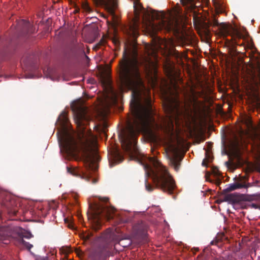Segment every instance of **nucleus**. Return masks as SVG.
<instances>
[{
    "label": "nucleus",
    "mask_w": 260,
    "mask_h": 260,
    "mask_svg": "<svg viewBox=\"0 0 260 260\" xmlns=\"http://www.w3.org/2000/svg\"><path fill=\"white\" fill-rule=\"evenodd\" d=\"M259 172H260V167H259Z\"/></svg>",
    "instance_id": "obj_48"
},
{
    "label": "nucleus",
    "mask_w": 260,
    "mask_h": 260,
    "mask_svg": "<svg viewBox=\"0 0 260 260\" xmlns=\"http://www.w3.org/2000/svg\"><path fill=\"white\" fill-rule=\"evenodd\" d=\"M100 203L90 204L89 208L92 211H117L114 206L111 205L109 202V199L106 197H100Z\"/></svg>",
    "instance_id": "obj_9"
},
{
    "label": "nucleus",
    "mask_w": 260,
    "mask_h": 260,
    "mask_svg": "<svg viewBox=\"0 0 260 260\" xmlns=\"http://www.w3.org/2000/svg\"><path fill=\"white\" fill-rule=\"evenodd\" d=\"M139 66L137 57L131 58L125 51L119 62V76L121 86L132 90L130 106L133 121L128 122L127 130L121 135L120 139L123 149L128 152H131L132 149L136 150L138 135L154 120L150 92L143 85Z\"/></svg>",
    "instance_id": "obj_1"
},
{
    "label": "nucleus",
    "mask_w": 260,
    "mask_h": 260,
    "mask_svg": "<svg viewBox=\"0 0 260 260\" xmlns=\"http://www.w3.org/2000/svg\"><path fill=\"white\" fill-rule=\"evenodd\" d=\"M202 103L195 98L187 102H182L178 99L167 100L164 104V110L169 118L190 117L200 112Z\"/></svg>",
    "instance_id": "obj_4"
},
{
    "label": "nucleus",
    "mask_w": 260,
    "mask_h": 260,
    "mask_svg": "<svg viewBox=\"0 0 260 260\" xmlns=\"http://www.w3.org/2000/svg\"><path fill=\"white\" fill-rule=\"evenodd\" d=\"M93 2L97 6L103 7L113 17L115 16L118 0H93Z\"/></svg>",
    "instance_id": "obj_11"
},
{
    "label": "nucleus",
    "mask_w": 260,
    "mask_h": 260,
    "mask_svg": "<svg viewBox=\"0 0 260 260\" xmlns=\"http://www.w3.org/2000/svg\"><path fill=\"white\" fill-rule=\"evenodd\" d=\"M145 186L146 190L148 192H151L154 189V187L148 183L147 179H145Z\"/></svg>",
    "instance_id": "obj_30"
},
{
    "label": "nucleus",
    "mask_w": 260,
    "mask_h": 260,
    "mask_svg": "<svg viewBox=\"0 0 260 260\" xmlns=\"http://www.w3.org/2000/svg\"><path fill=\"white\" fill-rule=\"evenodd\" d=\"M103 212H86V214L88 216V217H89V216H91L93 219L94 222H96L97 223H99L100 221L101 217V213Z\"/></svg>",
    "instance_id": "obj_22"
},
{
    "label": "nucleus",
    "mask_w": 260,
    "mask_h": 260,
    "mask_svg": "<svg viewBox=\"0 0 260 260\" xmlns=\"http://www.w3.org/2000/svg\"><path fill=\"white\" fill-rule=\"evenodd\" d=\"M172 27V24L170 21H165L164 20H161L158 25L152 23V28L153 30H159L162 29L169 30Z\"/></svg>",
    "instance_id": "obj_17"
},
{
    "label": "nucleus",
    "mask_w": 260,
    "mask_h": 260,
    "mask_svg": "<svg viewBox=\"0 0 260 260\" xmlns=\"http://www.w3.org/2000/svg\"><path fill=\"white\" fill-rule=\"evenodd\" d=\"M205 159H206V160H207L208 161H210V159H212V157L209 154L208 151H206V158Z\"/></svg>",
    "instance_id": "obj_37"
},
{
    "label": "nucleus",
    "mask_w": 260,
    "mask_h": 260,
    "mask_svg": "<svg viewBox=\"0 0 260 260\" xmlns=\"http://www.w3.org/2000/svg\"><path fill=\"white\" fill-rule=\"evenodd\" d=\"M239 199L237 195L234 193H231L225 194L223 197L222 198L218 199L217 202L219 205H221L222 203L225 202H228L229 203L234 204L237 203L239 201Z\"/></svg>",
    "instance_id": "obj_16"
},
{
    "label": "nucleus",
    "mask_w": 260,
    "mask_h": 260,
    "mask_svg": "<svg viewBox=\"0 0 260 260\" xmlns=\"http://www.w3.org/2000/svg\"><path fill=\"white\" fill-rule=\"evenodd\" d=\"M183 158V156L180 155L176 151H175L172 155L169 156V164L174 168L176 172H178L180 169Z\"/></svg>",
    "instance_id": "obj_13"
},
{
    "label": "nucleus",
    "mask_w": 260,
    "mask_h": 260,
    "mask_svg": "<svg viewBox=\"0 0 260 260\" xmlns=\"http://www.w3.org/2000/svg\"><path fill=\"white\" fill-rule=\"evenodd\" d=\"M49 207L50 210H57L60 209L59 208V203L55 201H52L49 202Z\"/></svg>",
    "instance_id": "obj_27"
},
{
    "label": "nucleus",
    "mask_w": 260,
    "mask_h": 260,
    "mask_svg": "<svg viewBox=\"0 0 260 260\" xmlns=\"http://www.w3.org/2000/svg\"><path fill=\"white\" fill-rule=\"evenodd\" d=\"M77 216L78 217V218L81 220V212H77Z\"/></svg>",
    "instance_id": "obj_39"
},
{
    "label": "nucleus",
    "mask_w": 260,
    "mask_h": 260,
    "mask_svg": "<svg viewBox=\"0 0 260 260\" xmlns=\"http://www.w3.org/2000/svg\"><path fill=\"white\" fill-rule=\"evenodd\" d=\"M129 30L128 31V35L130 37H133L134 39H136L138 37L139 34L138 32V29L137 26L135 24H133V25H131L128 28Z\"/></svg>",
    "instance_id": "obj_20"
},
{
    "label": "nucleus",
    "mask_w": 260,
    "mask_h": 260,
    "mask_svg": "<svg viewBox=\"0 0 260 260\" xmlns=\"http://www.w3.org/2000/svg\"><path fill=\"white\" fill-rule=\"evenodd\" d=\"M227 165H229V162L228 161L226 162H225Z\"/></svg>",
    "instance_id": "obj_43"
},
{
    "label": "nucleus",
    "mask_w": 260,
    "mask_h": 260,
    "mask_svg": "<svg viewBox=\"0 0 260 260\" xmlns=\"http://www.w3.org/2000/svg\"><path fill=\"white\" fill-rule=\"evenodd\" d=\"M112 42L115 45L117 46V45H119L120 42L117 38H116V37H114V38H113L112 39Z\"/></svg>",
    "instance_id": "obj_35"
},
{
    "label": "nucleus",
    "mask_w": 260,
    "mask_h": 260,
    "mask_svg": "<svg viewBox=\"0 0 260 260\" xmlns=\"http://www.w3.org/2000/svg\"><path fill=\"white\" fill-rule=\"evenodd\" d=\"M106 216L108 220H113L116 224L129 222V219H125L124 217L119 214H116V212H106Z\"/></svg>",
    "instance_id": "obj_14"
},
{
    "label": "nucleus",
    "mask_w": 260,
    "mask_h": 260,
    "mask_svg": "<svg viewBox=\"0 0 260 260\" xmlns=\"http://www.w3.org/2000/svg\"><path fill=\"white\" fill-rule=\"evenodd\" d=\"M122 240L121 232L117 229H107L99 238L98 248L90 254L93 260H99L111 249L113 245L119 243Z\"/></svg>",
    "instance_id": "obj_5"
},
{
    "label": "nucleus",
    "mask_w": 260,
    "mask_h": 260,
    "mask_svg": "<svg viewBox=\"0 0 260 260\" xmlns=\"http://www.w3.org/2000/svg\"><path fill=\"white\" fill-rule=\"evenodd\" d=\"M96 182V181L95 179H94V183H95Z\"/></svg>",
    "instance_id": "obj_45"
},
{
    "label": "nucleus",
    "mask_w": 260,
    "mask_h": 260,
    "mask_svg": "<svg viewBox=\"0 0 260 260\" xmlns=\"http://www.w3.org/2000/svg\"><path fill=\"white\" fill-rule=\"evenodd\" d=\"M63 199L66 200V199H67V196L66 195H63Z\"/></svg>",
    "instance_id": "obj_41"
},
{
    "label": "nucleus",
    "mask_w": 260,
    "mask_h": 260,
    "mask_svg": "<svg viewBox=\"0 0 260 260\" xmlns=\"http://www.w3.org/2000/svg\"><path fill=\"white\" fill-rule=\"evenodd\" d=\"M165 70H167L168 74L171 75L172 72V69L171 64L168 63V65H165Z\"/></svg>",
    "instance_id": "obj_33"
},
{
    "label": "nucleus",
    "mask_w": 260,
    "mask_h": 260,
    "mask_svg": "<svg viewBox=\"0 0 260 260\" xmlns=\"http://www.w3.org/2000/svg\"><path fill=\"white\" fill-rule=\"evenodd\" d=\"M32 237V235L30 232L24 231L22 232L21 236L19 239V242L23 246L25 247L28 250H30L32 247V245L30 244L28 242L25 241L23 240V238L29 239Z\"/></svg>",
    "instance_id": "obj_18"
},
{
    "label": "nucleus",
    "mask_w": 260,
    "mask_h": 260,
    "mask_svg": "<svg viewBox=\"0 0 260 260\" xmlns=\"http://www.w3.org/2000/svg\"><path fill=\"white\" fill-rule=\"evenodd\" d=\"M64 222L67 224H68V226L69 228H73V221L72 218H64Z\"/></svg>",
    "instance_id": "obj_31"
},
{
    "label": "nucleus",
    "mask_w": 260,
    "mask_h": 260,
    "mask_svg": "<svg viewBox=\"0 0 260 260\" xmlns=\"http://www.w3.org/2000/svg\"><path fill=\"white\" fill-rule=\"evenodd\" d=\"M149 163H143L145 174L151 177L155 187L168 194H173L176 184L167 169L154 157L148 158Z\"/></svg>",
    "instance_id": "obj_3"
},
{
    "label": "nucleus",
    "mask_w": 260,
    "mask_h": 260,
    "mask_svg": "<svg viewBox=\"0 0 260 260\" xmlns=\"http://www.w3.org/2000/svg\"><path fill=\"white\" fill-rule=\"evenodd\" d=\"M20 23L23 25L22 31L24 33L28 34L32 32V28L28 22L22 20Z\"/></svg>",
    "instance_id": "obj_21"
},
{
    "label": "nucleus",
    "mask_w": 260,
    "mask_h": 260,
    "mask_svg": "<svg viewBox=\"0 0 260 260\" xmlns=\"http://www.w3.org/2000/svg\"><path fill=\"white\" fill-rule=\"evenodd\" d=\"M91 120L86 107H79L75 111L74 120L81 132L77 138L70 134H67L59 141V145L66 153L72 156H75L82 152L81 159L87 169H92L94 157L91 152V142L87 138L85 133V126L87 125Z\"/></svg>",
    "instance_id": "obj_2"
},
{
    "label": "nucleus",
    "mask_w": 260,
    "mask_h": 260,
    "mask_svg": "<svg viewBox=\"0 0 260 260\" xmlns=\"http://www.w3.org/2000/svg\"><path fill=\"white\" fill-rule=\"evenodd\" d=\"M212 24L214 26H218L219 34L223 38H226L228 36H231L233 39H239L243 38V35L232 25L225 23H219L217 19L213 20Z\"/></svg>",
    "instance_id": "obj_6"
},
{
    "label": "nucleus",
    "mask_w": 260,
    "mask_h": 260,
    "mask_svg": "<svg viewBox=\"0 0 260 260\" xmlns=\"http://www.w3.org/2000/svg\"><path fill=\"white\" fill-rule=\"evenodd\" d=\"M85 57L87 60H89V57L87 55H85Z\"/></svg>",
    "instance_id": "obj_42"
},
{
    "label": "nucleus",
    "mask_w": 260,
    "mask_h": 260,
    "mask_svg": "<svg viewBox=\"0 0 260 260\" xmlns=\"http://www.w3.org/2000/svg\"><path fill=\"white\" fill-rule=\"evenodd\" d=\"M0 204L9 211H18L20 204L9 193L0 189Z\"/></svg>",
    "instance_id": "obj_7"
},
{
    "label": "nucleus",
    "mask_w": 260,
    "mask_h": 260,
    "mask_svg": "<svg viewBox=\"0 0 260 260\" xmlns=\"http://www.w3.org/2000/svg\"><path fill=\"white\" fill-rule=\"evenodd\" d=\"M221 183V181H217V185H219V184Z\"/></svg>",
    "instance_id": "obj_40"
},
{
    "label": "nucleus",
    "mask_w": 260,
    "mask_h": 260,
    "mask_svg": "<svg viewBox=\"0 0 260 260\" xmlns=\"http://www.w3.org/2000/svg\"><path fill=\"white\" fill-rule=\"evenodd\" d=\"M113 155L115 161H117L118 162L122 161L123 158L117 150H115L113 152Z\"/></svg>",
    "instance_id": "obj_26"
},
{
    "label": "nucleus",
    "mask_w": 260,
    "mask_h": 260,
    "mask_svg": "<svg viewBox=\"0 0 260 260\" xmlns=\"http://www.w3.org/2000/svg\"><path fill=\"white\" fill-rule=\"evenodd\" d=\"M39 203H34L32 202H29L28 205L30 208H28L25 211H35V208H38L39 207Z\"/></svg>",
    "instance_id": "obj_29"
},
{
    "label": "nucleus",
    "mask_w": 260,
    "mask_h": 260,
    "mask_svg": "<svg viewBox=\"0 0 260 260\" xmlns=\"http://www.w3.org/2000/svg\"><path fill=\"white\" fill-rule=\"evenodd\" d=\"M7 50V47L6 46V43L3 41L0 42V56L3 57L5 55V52Z\"/></svg>",
    "instance_id": "obj_28"
},
{
    "label": "nucleus",
    "mask_w": 260,
    "mask_h": 260,
    "mask_svg": "<svg viewBox=\"0 0 260 260\" xmlns=\"http://www.w3.org/2000/svg\"><path fill=\"white\" fill-rule=\"evenodd\" d=\"M243 185L241 183H234L230 184V186L226 188L224 191L226 192H230L237 189L241 188L243 187Z\"/></svg>",
    "instance_id": "obj_23"
},
{
    "label": "nucleus",
    "mask_w": 260,
    "mask_h": 260,
    "mask_svg": "<svg viewBox=\"0 0 260 260\" xmlns=\"http://www.w3.org/2000/svg\"><path fill=\"white\" fill-rule=\"evenodd\" d=\"M245 206L246 209H249V208H251L260 209V205L257 203H252L248 202L245 203Z\"/></svg>",
    "instance_id": "obj_25"
},
{
    "label": "nucleus",
    "mask_w": 260,
    "mask_h": 260,
    "mask_svg": "<svg viewBox=\"0 0 260 260\" xmlns=\"http://www.w3.org/2000/svg\"><path fill=\"white\" fill-rule=\"evenodd\" d=\"M148 225L143 221H139L132 227V234L137 239H145L147 235Z\"/></svg>",
    "instance_id": "obj_10"
},
{
    "label": "nucleus",
    "mask_w": 260,
    "mask_h": 260,
    "mask_svg": "<svg viewBox=\"0 0 260 260\" xmlns=\"http://www.w3.org/2000/svg\"><path fill=\"white\" fill-rule=\"evenodd\" d=\"M58 121L61 125L66 124L68 122L66 113L64 112H62L58 118Z\"/></svg>",
    "instance_id": "obj_24"
},
{
    "label": "nucleus",
    "mask_w": 260,
    "mask_h": 260,
    "mask_svg": "<svg viewBox=\"0 0 260 260\" xmlns=\"http://www.w3.org/2000/svg\"><path fill=\"white\" fill-rule=\"evenodd\" d=\"M249 84L253 91L258 90L260 86V61H257L256 64L252 65L249 74Z\"/></svg>",
    "instance_id": "obj_8"
},
{
    "label": "nucleus",
    "mask_w": 260,
    "mask_h": 260,
    "mask_svg": "<svg viewBox=\"0 0 260 260\" xmlns=\"http://www.w3.org/2000/svg\"><path fill=\"white\" fill-rule=\"evenodd\" d=\"M134 9L136 18L139 19L140 15L142 14L143 15V19H144V17L146 16V12L138 1H135L134 2Z\"/></svg>",
    "instance_id": "obj_15"
},
{
    "label": "nucleus",
    "mask_w": 260,
    "mask_h": 260,
    "mask_svg": "<svg viewBox=\"0 0 260 260\" xmlns=\"http://www.w3.org/2000/svg\"><path fill=\"white\" fill-rule=\"evenodd\" d=\"M211 244H212H212H213V241H212V242H211Z\"/></svg>",
    "instance_id": "obj_44"
},
{
    "label": "nucleus",
    "mask_w": 260,
    "mask_h": 260,
    "mask_svg": "<svg viewBox=\"0 0 260 260\" xmlns=\"http://www.w3.org/2000/svg\"><path fill=\"white\" fill-rule=\"evenodd\" d=\"M123 211H126V212H128L129 211L128 210H124Z\"/></svg>",
    "instance_id": "obj_47"
},
{
    "label": "nucleus",
    "mask_w": 260,
    "mask_h": 260,
    "mask_svg": "<svg viewBox=\"0 0 260 260\" xmlns=\"http://www.w3.org/2000/svg\"><path fill=\"white\" fill-rule=\"evenodd\" d=\"M67 171H68V172H69V173H70L73 175H76L75 170L74 168L68 167Z\"/></svg>",
    "instance_id": "obj_34"
},
{
    "label": "nucleus",
    "mask_w": 260,
    "mask_h": 260,
    "mask_svg": "<svg viewBox=\"0 0 260 260\" xmlns=\"http://www.w3.org/2000/svg\"><path fill=\"white\" fill-rule=\"evenodd\" d=\"M180 2L186 11L193 13V22H199L200 18L196 15V12L195 10L197 6L194 3L193 0H180Z\"/></svg>",
    "instance_id": "obj_12"
},
{
    "label": "nucleus",
    "mask_w": 260,
    "mask_h": 260,
    "mask_svg": "<svg viewBox=\"0 0 260 260\" xmlns=\"http://www.w3.org/2000/svg\"><path fill=\"white\" fill-rule=\"evenodd\" d=\"M66 210L71 211L74 210L77 212L79 211V204L77 199L75 198H73V202L72 203H69V205L66 206Z\"/></svg>",
    "instance_id": "obj_19"
},
{
    "label": "nucleus",
    "mask_w": 260,
    "mask_h": 260,
    "mask_svg": "<svg viewBox=\"0 0 260 260\" xmlns=\"http://www.w3.org/2000/svg\"><path fill=\"white\" fill-rule=\"evenodd\" d=\"M82 8L86 12L90 13L91 11L90 7L86 3L83 4Z\"/></svg>",
    "instance_id": "obj_32"
},
{
    "label": "nucleus",
    "mask_w": 260,
    "mask_h": 260,
    "mask_svg": "<svg viewBox=\"0 0 260 260\" xmlns=\"http://www.w3.org/2000/svg\"><path fill=\"white\" fill-rule=\"evenodd\" d=\"M207 161L208 160H206V159H204L203 161H202V166H204V167H207Z\"/></svg>",
    "instance_id": "obj_38"
},
{
    "label": "nucleus",
    "mask_w": 260,
    "mask_h": 260,
    "mask_svg": "<svg viewBox=\"0 0 260 260\" xmlns=\"http://www.w3.org/2000/svg\"><path fill=\"white\" fill-rule=\"evenodd\" d=\"M227 211H230V209H227Z\"/></svg>",
    "instance_id": "obj_46"
},
{
    "label": "nucleus",
    "mask_w": 260,
    "mask_h": 260,
    "mask_svg": "<svg viewBox=\"0 0 260 260\" xmlns=\"http://www.w3.org/2000/svg\"><path fill=\"white\" fill-rule=\"evenodd\" d=\"M151 210H155V211H161V208L158 206H152V207L151 208Z\"/></svg>",
    "instance_id": "obj_36"
}]
</instances>
